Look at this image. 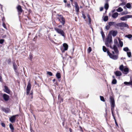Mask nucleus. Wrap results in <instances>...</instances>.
Listing matches in <instances>:
<instances>
[{
    "mask_svg": "<svg viewBox=\"0 0 132 132\" xmlns=\"http://www.w3.org/2000/svg\"><path fill=\"white\" fill-rule=\"evenodd\" d=\"M123 9L121 7H119L118 9H117L116 11L118 12H120L123 11Z\"/></svg>",
    "mask_w": 132,
    "mask_h": 132,
    "instance_id": "26",
    "label": "nucleus"
},
{
    "mask_svg": "<svg viewBox=\"0 0 132 132\" xmlns=\"http://www.w3.org/2000/svg\"><path fill=\"white\" fill-rule=\"evenodd\" d=\"M126 37L128 38L129 39H130L132 38V35L131 34H129L126 36Z\"/></svg>",
    "mask_w": 132,
    "mask_h": 132,
    "instance_id": "35",
    "label": "nucleus"
},
{
    "mask_svg": "<svg viewBox=\"0 0 132 132\" xmlns=\"http://www.w3.org/2000/svg\"><path fill=\"white\" fill-rule=\"evenodd\" d=\"M102 31H101V34L103 38H104L105 37V35L104 34V32L102 30V29H101Z\"/></svg>",
    "mask_w": 132,
    "mask_h": 132,
    "instance_id": "39",
    "label": "nucleus"
},
{
    "mask_svg": "<svg viewBox=\"0 0 132 132\" xmlns=\"http://www.w3.org/2000/svg\"><path fill=\"white\" fill-rule=\"evenodd\" d=\"M31 88V85L30 83L29 82L28 83V85L27 86L26 89V93L28 95L30 91Z\"/></svg>",
    "mask_w": 132,
    "mask_h": 132,
    "instance_id": "7",
    "label": "nucleus"
},
{
    "mask_svg": "<svg viewBox=\"0 0 132 132\" xmlns=\"http://www.w3.org/2000/svg\"><path fill=\"white\" fill-rule=\"evenodd\" d=\"M109 6V5L108 3H106L105 4L104 6L105 9L106 10H107L108 9Z\"/></svg>",
    "mask_w": 132,
    "mask_h": 132,
    "instance_id": "25",
    "label": "nucleus"
},
{
    "mask_svg": "<svg viewBox=\"0 0 132 132\" xmlns=\"http://www.w3.org/2000/svg\"><path fill=\"white\" fill-rule=\"evenodd\" d=\"M123 27L129 28V26L128 25L124 22H121V27Z\"/></svg>",
    "mask_w": 132,
    "mask_h": 132,
    "instance_id": "15",
    "label": "nucleus"
},
{
    "mask_svg": "<svg viewBox=\"0 0 132 132\" xmlns=\"http://www.w3.org/2000/svg\"><path fill=\"white\" fill-rule=\"evenodd\" d=\"M112 111V116L113 117V118L115 120V121H116V118H115V117L114 116V114H113V111Z\"/></svg>",
    "mask_w": 132,
    "mask_h": 132,
    "instance_id": "47",
    "label": "nucleus"
},
{
    "mask_svg": "<svg viewBox=\"0 0 132 132\" xmlns=\"http://www.w3.org/2000/svg\"><path fill=\"white\" fill-rule=\"evenodd\" d=\"M115 23V22H111L108 23L109 25L110 26L114 25Z\"/></svg>",
    "mask_w": 132,
    "mask_h": 132,
    "instance_id": "28",
    "label": "nucleus"
},
{
    "mask_svg": "<svg viewBox=\"0 0 132 132\" xmlns=\"http://www.w3.org/2000/svg\"><path fill=\"white\" fill-rule=\"evenodd\" d=\"M2 37L3 38H5L6 37V35H3Z\"/></svg>",
    "mask_w": 132,
    "mask_h": 132,
    "instance_id": "63",
    "label": "nucleus"
},
{
    "mask_svg": "<svg viewBox=\"0 0 132 132\" xmlns=\"http://www.w3.org/2000/svg\"><path fill=\"white\" fill-rule=\"evenodd\" d=\"M108 19V16H105L104 17L103 20L104 21H107Z\"/></svg>",
    "mask_w": 132,
    "mask_h": 132,
    "instance_id": "32",
    "label": "nucleus"
},
{
    "mask_svg": "<svg viewBox=\"0 0 132 132\" xmlns=\"http://www.w3.org/2000/svg\"><path fill=\"white\" fill-rule=\"evenodd\" d=\"M13 65L14 69L15 70V72H16L17 69V65L14 62L13 63Z\"/></svg>",
    "mask_w": 132,
    "mask_h": 132,
    "instance_id": "22",
    "label": "nucleus"
},
{
    "mask_svg": "<svg viewBox=\"0 0 132 132\" xmlns=\"http://www.w3.org/2000/svg\"><path fill=\"white\" fill-rule=\"evenodd\" d=\"M100 100L101 101H103V102L105 101V100L103 96H100Z\"/></svg>",
    "mask_w": 132,
    "mask_h": 132,
    "instance_id": "41",
    "label": "nucleus"
},
{
    "mask_svg": "<svg viewBox=\"0 0 132 132\" xmlns=\"http://www.w3.org/2000/svg\"><path fill=\"white\" fill-rule=\"evenodd\" d=\"M127 54L128 56L129 57H130L131 56V53L130 52H127Z\"/></svg>",
    "mask_w": 132,
    "mask_h": 132,
    "instance_id": "37",
    "label": "nucleus"
},
{
    "mask_svg": "<svg viewBox=\"0 0 132 132\" xmlns=\"http://www.w3.org/2000/svg\"><path fill=\"white\" fill-rule=\"evenodd\" d=\"M124 72L128 73L129 71V69L127 68H125L123 70Z\"/></svg>",
    "mask_w": 132,
    "mask_h": 132,
    "instance_id": "31",
    "label": "nucleus"
},
{
    "mask_svg": "<svg viewBox=\"0 0 132 132\" xmlns=\"http://www.w3.org/2000/svg\"><path fill=\"white\" fill-rule=\"evenodd\" d=\"M82 17L84 18V19H85L86 17L84 14V12H82Z\"/></svg>",
    "mask_w": 132,
    "mask_h": 132,
    "instance_id": "46",
    "label": "nucleus"
},
{
    "mask_svg": "<svg viewBox=\"0 0 132 132\" xmlns=\"http://www.w3.org/2000/svg\"><path fill=\"white\" fill-rule=\"evenodd\" d=\"M75 11L77 12L78 13L79 12V8L77 3L76 2H75Z\"/></svg>",
    "mask_w": 132,
    "mask_h": 132,
    "instance_id": "10",
    "label": "nucleus"
},
{
    "mask_svg": "<svg viewBox=\"0 0 132 132\" xmlns=\"http://www.w3.org/2000/svg\"><path fill=\"white\" fill-rule=\"evenodd\" d=\"M115 74L117 76H120L122 75L121 72L119 71H117L115 72Z\"/></svg>",
    "mask_w": 132,
    "mask_h": 132,
    "instance_id": "16",
    "label": "nucleus"
},
{
    "mask_svg": "<svg viewBox=\"0 0 132 132\" xmlns=\"http://www.w3.org/2000/svg\"><path fill=\"white\" fill-rule=\"evenodd\" d=\"M59 21L62 23V25H64L65 23V19L61 20L60 19H59Z\"/></svg>",
    "mask_w": 132,
    "mask_h": 132,
    "instance_id": "20",
    "label": "nucleus"
},
{
    "mask_svg": "<svg viewBox=\"0 0 132 132\" xmlns=\"http://www.w3.org/2000/svg\"><path fill=\"white\" fill-rule=\"evenodd\" d=\"M3 26L6 29V25L4 23H3Z\"/></svg>",
    "mask_w": 132,
    "mask_h": 132,
    "instance_id": "54",
    "label": "nucleus"
},
{
    "mask_svg": "<svg viewBox=\"0 0 132 132\" xmlns=\"http://www.w3.org/2000/svg\"><path fill=\"white\" fill-rule=\"evenodd\" d=\"M2 96L4 100L5 101H7L9 99V96L6 94H3Z\"/></svg>",
    "mask_w": 132,
    "mask_h": 132,
    "instance_id": "9",
    "label": "nucleus"
},
{
    "mask_svg": "<svg viewBox=\"0 0 132 132\" xmlns=\"http://www.w3.org/2000/svg\"><path fill=\"white\" fill-rule=\"evenodd\" d=\"M69 130L70 132H72V129L71 128H69Z\"/></svg>",
    "mask_w": 132,
    "mask_h": 132,
    "instance_id": "61",
    "label": "nucleus"
},
{
    "mask_svg": "<svg viewBox=\"0 0 132 132\" xmlns=\"http://www.w3.org/2000/svg\"><path fill=\"white\" fill-rule=\"evenodd\" d=\"M123 50L124 51H126V52H127V51H129V48L127 47L124 48H123Z\"/></svg>",
    "mask_w": 132,
    "mask_h": 132,
    "instance_id": "36",
    "label": "nucleus"
},
{
    "mask_svg": "<svg viewBox=\"0 0 132 132\" xmlns=\"http://www.w3.org/2000/svg\"><path fill=\"white\" fill-rule=\"evenodd\" d=\"M33 58V56L32 54L31 53H30L29 55V59L31 60V61Z\"/></svg>",
    "mask_w": 132,
    "mask_h": 132,
    "instance_id": "34",
    "label": "nucleus"
},
{
    "mask_svg": "<svg viewBox=\"0 0 132 132\" xmlns=\"http://www.w3.org/2000/svg\"><path fill=\"white\" fill-rule=\"evenodd\" d=\"M57 16L59 17V18H57V19L59 20V19H60L61 20L64 19L63 17V16L61 15L58 14Z\"/></svg>",
    "mask_w": 132,
    "mask_h": 132,
    "instance_id": "24",
    "label": "nucleus"
},
{
    "mask_svg": "<svg viewBox=\"0 0 132 132\" xmlns=\"http://www.w3.org/2000/svg\"><path fill=\"white\" fill-rule=\"evenodd\" d=\"M117 82V80L115 79H114L112 81V83L113 84H116Z\"/></svg>",
    "mask_w": 132,
    "mask_h": 132,
    "instance_id": "38",
    "label": "nucleus"
},
{
    "mask_svg": "<svg viewBox=\"0 0 132 132\" xmlns=\"http://www.w3.org/2000/svg\"><path fill=\"white\" fill-rule=\"evenodd\" d=\"M18 14L20 15L21 14L23 11L21 6L20 5H18L16 7Z\"/></svg>",
    "mask_w": 132,
    "mask_h": 132,
    "instance_id": "6",
    "label": "nucleus"
},
{
    "mask_svg": "<svg viewBox=\"0 0 132 132\" xmlns=\"http://www.w3.org/2000/svg\"><path fill=\"white\" fill-rule=\"evenodd\" d=\"M59 100L60 101V102L61 101L63 102V99L61 97H60V99Z\"/></svg>",
    "mask_w": 132,
    "mask_h": 132,
    "instance_id": "56",
    "label": "nucleus"
},
{
    "mask_svg": "<svg viewBox=\"0 0 132 132\" xmlns=\"http://www.w3.org/2000/svg\"><path fill=\"white\" fill-rule=\"evenodd\" d=\"M88 53H90L92 51L91 48V47H89L88 50Z\"/></svg>",
    "mask_w": 132,
    "mask_h": 132,
    "instance_id": "50",
    "label": "nucleus"
},
{
    "mask_svg": "<svg viewBox=\"0 0 132 132\" xmlns=\"http://www.w3.org/2000/svg\"><path fill=\"white\" fill-rule=\"evenodd\" d=\"M132 17V15H127L125 16L122 17L120 18V20L122 21H125L127 20L128 18H131Z\"/></svg>",
    "mask_w": 132,
    "mask_h": 132,
    "instance_id": "8",
    "label": "nucleus"
},
{
    "mask_svg": "<svg viewBox=\"0 0 132 132\" xmlns=\"http://www.w3.org/2000/svg\"><path fill=\"white\" fill-rule=\"evenodd\" d=\"M63 46L64 47V49L63 50H62L63 52H64L65 51L67 50L68 48V44L65 43L63 44Z\"/></svg>",
    "mask_w": 132,
    "mask_h": 132,
    "instance_id": "11",
    "label": "nucleus"
},
{
    "mask_svg": "<svg viewBox=\"0 0 132 132\" xmlns=\"http://www.w3.org/2000/svg\"><path fill=\"white\" fill-rule=\"evenodd\" d=\"M103 7H101L100 8V11H102L103 10Z\"/></svg>",
    "mask_w": 132,
    "mask_h": 132,
    "instance_id": "59",
    "label": "nucleus"
},
{
    "mask_svg": "<svg viewBox=\"0 0 132 132\" xmlns=\"http://www.w3.org/2000/svg\"><path fill=\"white\" fill-rule=\"evenodd\" d=\"M56 76L58 79H59L61 78V74L57 72L56 74Z\"/></svg>",
    "mask_w": 132,
    "mask_h": 132,
    "instance_id": "23",
    "label": "nucleus"
},
{
    "mask_svg": "<svg viewBox=\"0 0 132 132\" xmlns=\"http://www.w3.org/2000/svg\"><path fill=\"white\" fill-rule=\"evenodd\" d=\"M7 61L9 64H10L11 63V60L10 59H9L7 60Z\"/></svg>",
    "mask_w": 132,
    "mask_h": 132,
    "instance_id": "42",
    "label": "nucleus"
},
{
    "mask_svg": "<svg viewBox=\"0 0 132 132\" xmlns=\"http://www.w3.org/2000/svg\"><path fill=\"white\" fill-rule=\"evenodd\" d=\"M119 43L121 47H122L123 45V43L122 42L119 40Z\"/></svg>",
    "mask_w": 132,
    "mask_h": 132,
    "instance_id": "44",
    "label": "nucleus"
},
{
    "mask_svg": "<svg viewBox=\"0 0 132 132\" xmlns=\"http://www.w3.org/2000/svg\"><path fill=\"white\" fill-rule=\"evenodd\" d=\"M118 13L117 12H115L113 13L112 15V17L113 18L115 19L118 16Z\"/></svg>",
    "mask_w": 132,
    "mask_h": 132,
    "instance_id": "17",
    "label": "nucleus"
},
{
    "mask_svg": "<svg viewBox=\"0 0 132 132\" xmlns=\"http://www.w3.org/2000/svg\"><path fill=\"white\" fill-rule=\"evenodd\" d=\"M107 53L108 55L110 57L114 60H116L118 59V56L117 55H113L108 50L107 51Z\"/></svg>",
    "mask_w": 132,
    "mask_h": 132,
    "instance_id": "4",
    "label": "nucleus"
},
{
    "mask_svg": "<svg viewBox=\"0 0 132 132\" xmlns=\"http://www.w3.org/2000/svg\"><path fill=\"white\" fill-rule=\"evenodd\" d=\"M3 80L2 79V77L1 76H0V81L1 82H2Z\"/></svg>",
    "mask_w": 132,
    "mask_h": 132,
    "instance_id": "57",
    "label": "nucleus"
},
{
    "mask_svg": "<svg viewBox=\"0 0 132 132\" xmlns=\"http://www.w3.org/2000/svg\"><path fill=\"white\" fill-rule=\"evenodd\" d=\"M115 121V123H116V125L117 126H118V123H117V122L116 121Z\"/></svg>",
    "mask_w": 132,
    "mask_h": 132,
    "instance_id": "64",
    "label": "nucleus"
},
{
    "mask_svg": "<svg viewBox=\"0 0 132 132\" xmlns=\"http://www.w3.org/2000/svg\"><path fill=\"white\" fill-rule=\"evenodd\" d=\"M117 26L121 27V22L118 23L116 25L115 27H117Z\"/></svg>",
    "mask_w": 132,
    "mask_h": 132,
    "instance_id": "29",
    "label": "nucleus"
},
{
    "mask_svg": "<svg viewBox=\"0 0 132 132\" xmlns=\"http://www.w3.org/2000/svg\"><path fill=\"white\" fill-rule=\"evenodd\" d=\"M128 13L127 11H123L121 13V14L122 15H124Z\"/></svg>",
    "mask_w": 132,
    "mask_h": 132,
    "instance_id": "43",
    "label": "nucleus"
},
{
    "mask_svg": "<svg viewBox=\"0 0 132 132\" xmlns=\"http://www.w3.org/2000/svg\"><path fill=\"white\" fill-rule=\"evenodd\" d=\"M124 84L125 85H132V80L130 79V81L129 82H125L124 83Z\"/></svg>",
    "mask_w": 132,
    "mask_h": 132,
    "instance_id": "19",
    "label": "nucleus"
},
{
    "mask_svg": "<svg viewBox=\"0 0 132 132\" xmlns=\"http://www.w3.org/2000/svg\"><path fill=\"white\" fill-rule=\"evenodd\" d=\"M19 115L18 114H16L12 116L9 118L10 121L12 123H13L15 121V118L16 117H18Z\"/></svg>",
    "mask_w": 132,
    "mask_h": 132,
    "instance_id": "5",
    "label": "nucleus"
},
{
    "mask_svg": "<svg viewBox=\"0 0 132 132\" xmlns=\"http://www.w3.org/2000/svg\"><path fill=\"white\" fill-rule=\"evenodd\" d=\"M87 17L88 18V19L90 18V15L89 14H88L87 15Z\"/></svg>",
    "mask_w": 132,
    "mask_h": 132,
    "instance_id": "62",
    "label": "nucleus"
},
{
    "mask_svg": "<svg viewBox=\"0 0 132 132\" xmlns=\"http://www.w3.org/2000/svg\"><path fill=\"white\" fill-rule=\"evenodd\" d=\"M47 73L48 75L50 76H53V74L51 72L47 71Z\"/></svg>",
    "mask_w": 132,
    "mask_h": 132,
    "instance_id": "40",
    "label": "nucleus"
},
{
    "mask_svg": "<svg viewBox=\"0 0 132 132\" xmlns=\"http://www.w3.org/2000/svg\"><path fill=\"white\" fill-rule=\"evenodd\" d=\"M1 125L2 126L4 127H5V123H4L3 122H2L1 123Z\"/></svg>",
    "mask_w": 132,
    "mask_h": 132,
    "instance_id": "52",
    "label": "nucleus"
},
{
    "mask_svg": "<svg viewBox=\"0 0 132 132\" xmlns=\"http://www.w3.org/2000/svg\"><path fill=\"white\" fill-rule=\"evenodd\" d=\"M113 49L115 51L116 54L118 55L119 54V51L118 50V48L115 45H114Z\"/></svg>",
    "mask_w": 132,
    "mask_h": 132,
    "instance_id": "13",
    "label": "nucleus"
},
{
    "mask_svg": "<svg viewBox=\"0 0 132 132\" xmlns=\"http://www.w3.org/2000/svg\"><path fill=\"white\" fill-rule=\"evenodd\" d=\"M60 97H61L60 95V94L58 96V99L59 100Z\"/></svg>",
    "mask_w": 132,
    "mask_h": 132,
    "instance_id": "60",
    "label": "nucleus"
},
{
    "mask_svg": "<svg viewBox=\"0 0 132 132\" xmlns=\"http://www.w3.org/2000/svg\"><path fill=\"white\" fill-rule=\"evenodd\" d=\"M54 29L57 32L62 36L64 38H65V34L63 30L57 27H55Z\"/></svg>",
    "mask_w": 132,
    "mask_h": 132,
    "instance_id": "1",
    "label": "nucleus"
},
{
    "mask_svg": "<svg viewBox=\"0 0 132 132\" xmlns=\"http://www.w3.org/2000/svg\"><path fill=\"white\" fill-rule=\"evenodd\" d=\"M67 6L68 7H70L71 6H70V3H68V4H67Z\"/></svg>",
    "mask_w": 132,
    "mask_h": 132,
    "instance_id": "55",
    "label": "nucleus"
},
{
    "mask_svg": "<svg viewBox=\"0 0 132 132\" xmlns=\"http://www.w3.org/2000/svg\"><path fill=\"white\" fill-rule=\"evenodd\" d=\"M9 127L10 129L11 132H14V128L13 125L11 123L10 124Z\"/></svg>",
    "mask_w": 132,
    "mask_h": 132,
    "instance_id": "18",
    "label": "nucleus"
},
{
    "mask_svg": "<svg viewBox=\"0 0 132 132\" xmlns=\"http://www.w3.org/2000/svg\"><path fill=\"white\" fill-rule=\"evenodd\" d=\"M131 5L130 3H128L126 5V7L128 9H130L131 8Z\"/></svg>",
    "mask_w": 132,
    "mask_h": 132,
    "instance_id": "27",
    "label": "nucleus"
},
{
    "mask_svg": "<svg viewBox=\"0 0 132 132\" xmlns=\"http://www.w3.org/2000/svg\"><path fill=\"white\" fill-rule=\"evenodd\" d=\"M114 43L115 44H117L118 42L116 39H115L114 40Z\"/></svg>",
    "mask_w": 132,
    "mask_h": 132,
    "instance_id": "53",
    "label": "nucleus"
},
{
    "mask_svg": "<svg viewBox=\"0 0 132 132\" xmlns=\"http://www.w3.org/2000/svg\"><path fill=\"white\" fill-rule=\"evenodd\" d=\"M112 36L111 35H108L105 41V44L106 46H109V43H110L112 42Z\"/></svg>",
    "mask_w": 132,
    "mask_h": 132,
    "instance_id": "2",
    "label": "nucleus"
},
{
    "mask_svg": "<svg viewBox=\"0 0 132 132\" xmlns=\"http://www.w3.org/2000/svg\"><path fill=\"white\" fill-rule=\"evenodd\" d=\"M117 33L118 32L117 31H113L112 34V35L113 37H115L117 35Z\"/></svg>",
    "mask_w": 132,
    "mask_h": 132,
    "instance_id": "21",
    "label": "nucleus"
},
{
    "mask_svg": "<svg viewBox=\"0 0 132 132\" xmlns=\"http://www.w3.org/2000/svg\"><path fill=\"white\" fill-rule=\"evenodd\" d=\"M110 26L109 25H107L105 27V29H106V30H108L110 28Z\"/></svg>",
    "mask_w": 132,
    "mask_h": 132,
    "instance_id": "45",
    "label": "nucleus"
},
{
    "mask_svg": "<svg viewBox=\"0 0 132 132\" xmlns=\"http://www.w3.org/2000/svg\"><path fill=\"white\" fill-rule=\"evenodd\" d=\"M4 41V40L3 39H1L0 40V44H2Z\"/></svg>",
    "mask_w": 132,
    "mask_h": 132,
    "instance_id": "51",
    "label": "nucleus"
},
{
    "mask_svg": "<svg viewBox=\"0 0 132 132\" xmlns=\"http://www.w3.org/2000/svg\"><path fill=\"white\" fill-rule=\"evenodd\" d=\"M88 19V20H89V24H90L91 22V18H90Z\"/></svg>",
    "mask_w": 132,
    "mask_h": 132,
    "instance_id": "58",
    "label": "nucleus"
},
{
    "mask_svg": "<svg viewBox=\"0 0 132 132\" xmlns=\"http://www.w3.org/2000/svg\"><path fill=\"white\" fill-rule=\"evenodd\" d=\"M119 69L121 71H123L124 69V67L123 65H121L119 67Z\"/></svg>",
    "mask_w": 132,
    "mask_h": 132,
    "instance_id": "30",
    "label": "nucleus"
},
{
    "mask_svg": "<svg viewBox=\"0 0 132 132\" xmlns=\"http://www.w3.org/2000/svg\"><path fill=\"white\" fill-rule=\"evenodd\" d=\"M2 109L4 112L6 113H9L10 110L9 109L7 108H2Z\"/></svg>",
    "mask_w": 132,
    "mask_h": 132,
    "instance_id": "14",
    "label": "nucleus"
},
{
    "mask_svg": "<svg viewBox=\"0 0 132 132\" xmlns=\"http://www.w3.org/2000/svg\"><path fill=\"white\" fill-rule=\"evenodd\" d=\"M103 51L104 52H106L107 51V48H106L105 47V46H103Z\"/></svg>",
    "mask_w": 132,
    "mask_h": 132,
    "instance_id": "33",
    "label": "nucleus"
},
{
    "mask_svg": "<svg viewBox=\"0 0 132 132\" xmlns=\"http://www.w3.org/2000/svg\"><path fill=\"white\" fill-rule=\"evenodd\" d=\"M112 111V116L113 117V118L115 120V121H116V118H115V117L114 116V114H113V111Z\"/></svg>",
    "mask_w": 132,
    "mask_h": 132,
    "instance_id": "48",
    "label": "nucleus"
},
{
    "mask_svg": "<svg viewBox=\"0 0 132 132\" xmlns=\"http://www.w3.org/2000/svg\"><path fill=\"white\" fill-rule=\"evenodd\" d=\"M110 101L111 102V111H114V107L115 106L114 100V98L112 96H110Z\"/></svg>",
    "mask_w": 132,
    "mask_h": 132,
    "instance_id": "3",
    "label": "nucleus"
},
{
    "mask_svg": "<svg viewBox=\"0 0 132 132\" xmlns=\"http://www.w3.org/2000/svg\"><path fill=\"white\" fill-rule=\"evenodd\" d=\"M4 88V91L7 94H9L10 93V90L8 88V87L6 86H5Z\"/></svg>",
    "mask_w": 132,
    "mask_h": 132,
    "instance_id": "12",
    "label": "nucleus"
},
{
    "mask_svg": "<svg viewBox=\"0 0 132 132\" xmlns=\"http://www.w3.org/2000/svg\"><path fill=\"white\" fill-rule=\"evenodd\" d=\"M126 4V3L124 2H122V3H120L119 6H122V5H125Z\"/></svg>",
    "mask_w": 132,
    "mask_h": 132,
    "instance_id": "49",
    "label": "nucleus"
}]
</instances>
